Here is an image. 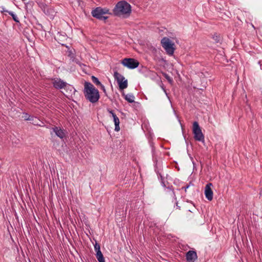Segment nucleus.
I'll return each mask as SVG.
<instances>
[{
    "mask_svg": "<svg viewBox=\"0 0 262 262\" xmlns=\"http://www.w3.org/2000/svg\"><path fill=\"white\" fill-rule=\"evenodd\" d=\"M53 131L55 133V135L60 138L61 139H63L66 136V134L63 129L60 127L55 126L52 128Z\"/></svg>",
    "mask_w": 262,
    "mask_h": 262,
    "instance_id": "9b49d317",
    "label": "nucleus"
},
{
    "mask_svg": "<svg viewBox=\"0 0 262 262\" xmlns=\"http://www.w3.org/2000/svg\"><path fill=\"white\" fill-rule=\"evenodd\" d=\"M166 78L168 79V80H170V78L169 76H166Z\"/></svg>",
    "mask_w": 262,
    "mask_h": 262,
    "instance_id": "b1692460",
    "label": "nucleus"
},
{
    "mask_svg": "<svg viewBox=\"0 0 262 262\" xmlns=\"http://www.w3.org/2000/svg\"><path fill=\"white\" fill-rule=\"evenodd\" d=\"M114 77L117 80L120 90H124L128 86L127 80L125 77L117 72L114 73Z\"/></svg>",
    "mask_w": 262,
    "mask_h": 262,
    "instance_id": "423d86ee",
    "label": "nucleus"
},
{
    "mask_svg": "<svg viewBox=\"0 0 262 262\" xmlns=\"http://www.w3.org/2000/svg\"><path fill=\"white\" fill-rule=\"evenodd\" d=\"M188 187H189V186H187L186 187L185 190L186 189V188H188Z\"/></svg>",
    "mask_w": 262,
    "mask_h": 262,
    "instance_id": "393cba45",
    "label": "nucleus"
},
{
    "mask_svg": "<svg viewBox=\"0 0 262 262\" xmlns=\"http://www.w3.org/2000/svg\"><path fill=\"white\" fill-rule=\"evenodd\" d=\"M192 132L194 134V138L195 140L202 142L204 141V136L198 122L196 121L194 122L193 123Z\"/></svg>",
    "mask_w": 262,
    "mask_h": 262,
    "instance_id": "39448f33",
    "label": "nucleus"
},
{
    "mask_svg": "<svg viewBox=\"0 0 262 262\" xmlns=\"http://www.w3.org/2000/svg\"><path fill=\"white\" fill-rule=\"evenodd\" d=\"M8 13L12 17L13 20L15 22L19 23V20L18 17L13 12L10 11V12H8Z\"/></svg>",
    "mask_w": 262,
    "mask_h": 262,
    "instance_id": "6ab92c4d",
    "label": "nucleus"
},
{
    "mask_svg": "<svg viewBox=\"0 0 262 262\" xmlns=\"http://www.w3.org/2000/svg\"><path fill=\"white\" fill-rule=\"evenodd\" d=\"M96 255L99 262H105L104 258L101 252L97 253Z\"/></svg>",
    "mask_w": 262,
    "mask_h": 262,
    "instance_id": "f3484780",
    "label": "nucleus"
},
{
    "mask_svg": "<svg viewBox=\"0 0 262 262\" xmlns=\"http://www.w3.org/2000/svg\"><path fill=\"white\" fill-rule=\"evenodd\" d=\"M122 95L124 98L129 103H133L135 101V96L132 94H125L124 92L122 93Z\"/></svg>",
    "mask_w": 262,
    "mask_h": 262,
    "instance_id": "2eb2a0df",
    "label": "nucleus"
},
{
    "mask_svg": "<svg viewBox=\"0 0 262 262\" xmlns=\"http://www.w3.org/2000/svg\"><path fill=\"white\" fill-rule=\"evenodd\" d=\"M107 111L112 115V116L113 118L114 122L115 125V130L117 132L119 131L120 130V121L118 117L116 115V114L113 112L112 110H108Z\"/></svg>",
    "mask_w": 262,
    "mask_h": 262,
    "instance_id": "f8f14e48",
    "label": "nucleus"
},
{
    "mask_svg": "<svg viewBox=\"0 0 262 262\" xmlns=\"http://www.w3.org/2000/svg\"><path fill=\"white\" fill-rule=\"evenodd\" d=\"M186 258L187 262H194L198 258L197 254L195 251L189 250L186 254Z\"/></svg>",
    "mask_w": 262,
    "mask_h": 262,
    "instance_id": "9d476101",
    "label": "nucleus"
},
{
    "mask_svg": "<svg viewBox=\"0 0 262 262\" xmlns=\"http://www.w3.org/2000/svg\"><path fill=\"white\" fill-rule=\"evenodd\" d=\"M131 11L130 4L125 1H120L116 4L113 12L116 16L126 18L130 15Z\"/></svg>",
    "mask_w": 262,
    "mask_h": 262,
    "instance_id": "f03ea898",
    "label": "nucleus"
},
{
    "mask_svg": "<svg viewBox=\"0 0 262 262\" xmlns=\"http://www.w3.org/2000/svg\"><path fill=\"white\" fill-rule=\"evenodd\" d=\"M43 11H44V13L46 14L51 15V18L53 16V13H54V11L52 9H49L47 6L43 7Z\"/></svg>",
    "mask_w": 262,
    "mask_h": 262,
    "instance_id": "dca6fc26",
    "label": "nucleus"
},
{
    "mask_svg": "<svg viewBox=\"0 0 262 262\" xmlns=\"http://www.w3.org/2000/svg\"><path fill=\"white\" fill-rule=\"evenodd\" d=\"M75 92V89L72 85L67 84V93H68V94H67V98H72L73 95H74Z\"/></svg>",
    "mask_w": 262,
    "mask_h": 262,
    "instance_id": "4468645a",
    "label": "nucleus"
},
{
    "mask_svg": "<svg viewBox=\"0 0 262 262\" xmlns=\"http://www.w3.org/2000/svg\"><path fill=\"white\" fill-rule=\"evenodd\" d=\"M215 40L218 42L220 41V37L219 36H215V38H214Z\"/></svg>",
    "mask_w": 262,
    "mask_h": 262,
    "instance_id": "5701e85b",
    "label": "nucleus"
},
{
    "mask_svg": "<svg viewBox=\"0 0 262 262\" xmlns=\"http://www.w3.org/2000/svg\"><path fill=\"white\" fill-rule=\"evenodd\" d=\"M121 63L128 69H133L138 67L139 62L136 59L131 58H125L121 61Z\"/></svg>",
    "mask_w": 262,
    "mask_h": 262,
    "instance_id": "0eeeda50",
    "label": "nucleus"
},
{
    "mask_svg": "<svg viewBox=\"0 0 262 262\" xmlns=\"http://www.w3.org/2000/svg\"><path fill=\"white\" fill-rule=\"evenodd\" d=\"M91 79L92 82L94 83H95L96 85L100 86L101 84V82L99 81L97 77H95L94 76H92Z\"/></svg>",
    "mask_w": 262,
    "mask_h": 262,
    "instance_id": "a211bd4d",
    "label": "nucleus"
},
{
    "mask_svg": "<svg viewBox=\"0 0 262 262\" xmlns=\"http://www.w3.org/2000/svg\"><path fill=\"white\" fill-rule=\"evenodd\" d=\"M53 84L56 89H62L65 86V83L60 79L54 80Z\"/></svg>",
    "mask_w": 262,
    "mask_h": 262,
    "instance_id": "ddd939ff",
    "label": "nucleus"
},
{
    "mask_svg": "<svg viewBox=\"0 0 262 262\" xmlns=\"http://www.w3.org/2000/svg\"><path fill=\"white\" fill-rule=\"evenodd\" d=\"M100 86L101 89L103 90V91L104 93H105L106 91H105V89L104 86L103 84H101L100 85Z\"/></svg>",
    "mask_w": 262,
    "mask_h": 262,
    "instance_id": "4be33fe9",
    "label": "nucleus"
},
{
    "mask_svg": "<svg viewBox=\"0 0 262 262\" xmlns=\"http://www.w3.org/2000/svg\"><path fill=\"white\" fill-rule=\"evenodd\" d=\"M23 117L26 120H31L32 118H33V117L29 116L27 114H24Z\"/></svg>",
    "mask_w": 262,
    "mask_h": 262,
    "instance_id": "412c9836",
    "label": "nucleus"
},
{
    "mask_svg": "<svg viewBox=\"0 0 262 262\" xmlns=\"http://www.w3.org/2000/svg\"><path fill=\"white\" fill-rule=\"evenodd\" d=\"M67 55L70 58L72 62L79 63V61L76 57V52L74 49L67 46Z\"/></svg>",
    "mask_w": 262,
    "mask_h": 262,
    "instance_id": "6e6552de",
    "label": "nucleus"
},
{
    "mask_svg": "<svg viewBox=\"0 0 262 262\" xmlns=\"http://www.w3.org/2000/svg\"><path fill=\"white\" fill-rule=\"evenodd\" d=\"M161 43L168 54L171 55L173 54L174 51L173 47L174 45L168 38L166 37H163L161 41Z\"/></svg>",
    "mask_w": 262,
    "mask_h": 262,
    "instance_id": "20e7f679",
    "label": "nucleus"
},
{
    "mask_svg": "<svg viewBox=\"0 0 262 262\" xmlns=\"http://www.w3.org/2000/svg\"><path fill=\"white\" fill-rule=\"evenodd\" d=\"M212 186V184L210 183L207 184L205 187V195L206 198L209 201H211L213 199V191L211 189Z\"/></svg>",
    "mask_w": 262,
    "mask_h": 262,
    "instance_id": "1a4fd4ad",
    "label": "nucleus"
},
{
    "mask_svg": "<svg viewBox=\"0 0 262 262\" xmlns=\"http://www.w3.org/2000/svg\"><path fill=\"white\" fill-rule=\"evenodd\" d=\"M110 14L109 10L106 8H102L97 7L92 11V15L93 17L101 20H105L108 17L104 15Z\"/></svg>",
    "mask_w": 262,
    "mask_h": 262,
    "instance_id": "7ed1b4c3",
    "label": "nucleus"
},
{
    "mask_svg": "<svg viewBox=\"0 0 262 262\" xmlns=\"http://www.w3.org/2000/svg\"><path fill=\"white\" fill-rule=\"evenodd\" d=\"M94 249L96 253L101 252L100 250V246L99 244H98L97 243H96L94 245Z\"/></svg>",
    "mask_w": 262,
    "mask_h": 262,
    "instance_id": "aec40b11",
    "label": "nucleus"
},
{
    "mask_svg": "<svg viewBox=\"0 0 262 262\" xmlns=\"http://www.w3.org/2000/svg\"><path fill=\"white\" fill-rule=\"evenodd\" d=\"M83 93L85 99L93 103L97 102L100 98L98 90L89 82H84Z\"/></svg>",
    "mask_w": 262,
    "mask_h": 262,
    "instance_id": "f257e3e1",
    "label": "nucleus"
},
{
    "mask_svg": "<svg viewBox=\"0 0 262 262\" xmlns=\"http://www.w3.org/2000/svg\"><path fill=\"white\" fill-rule=\"evenodd\" d=\"M60 43L61 45H64V44H63V43Z\"/></svg>",
    "mask_w": 262,
    "mask_h": 262,
    "instance_id": "a878e982",
    "label": "nucleus"
}]
</instances>
